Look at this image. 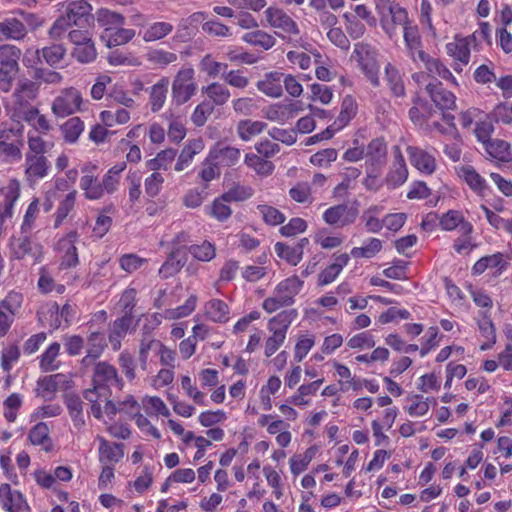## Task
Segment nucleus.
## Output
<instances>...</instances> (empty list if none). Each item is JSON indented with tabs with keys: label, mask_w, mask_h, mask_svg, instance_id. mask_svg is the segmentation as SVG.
Listing matches in <instances>:
<instances>
[{
	"label": "nucleus",
	"mask_w": 512,
	"mask_h": 512,
	"mask_svg": "<svg viewBox=\"0 0 512 512\" xmlns=\"http://www.w3.org/2000/svg\"><path fill=\"white\" fill-rule=\"evenodd\" d=\"M92 6L86 0H78L68 4L66 14L58 18L50 29L52 37H60L73 25L86 28L94 20Z\"/></svg>",
	"instance_id": "obj_1"
},
{
	"label": "nucleus",
	"mask_w": 512,
	"mask_h": 512,
	"mask_svg": "<svg viewBox=\"0 0 512 512\" xmlns=\"http://www.w3.org/2000/svg\"><path fill=\"white\" fill-rule=\"evenodd\" d=\"M23 127H0V166L19 163L23 158Z\"/></svg>",
	"instance_id": "obj_2"
},
{
	"label": "nucleus",
	"mask_w": 512,
	"mask_h": 512,
	"mask_svg": "<svg viewBox=\"0 0 512 512\" xmlns=\"http://www.w3.org/2000/svg\"><path fill=\"white\" fill-rule=\"evenodd\" d=\"M378 55V49L366 42L356 43L351 55L373 87L380 85Z\"/></svg>",
	"instance_id": "obj_3"
},
{
	"label": "nucleus",
	"mask_w": 512,
	"mask_h": 512,
	"mask_svg": "<svg viewBox=\"0 0 512 512\" xmlns=\"http://www.w3.org/2000/svg\"><path fill=\"white\" fill-rule=\"evenodd\" d=\"M21 50L14 45L0 46V90L8 92L19 70Z\"/></svg>",
	"instance_id": "obj_4"
},
{
	"label": "nucleus",
	"mask_w": 512,
	"mask_h": 512,
	"mask_svg": "<svg viewBox=\"0 0 512 512\" xmlns=\"http://www.w3.org/2000/svg\"><path fill=\"white\" fill-rule=\"evenodd\" d=\"M197 88L194 69L182 67L172 82V100L177 105H183L196 94Z\"/></svg>",
	"instance_id": "obj_5"
},
{
	"label": "nucleus",
	"mask_w": 512,
	"mask_h": 512,
	"mask_svg": "<svg viewBox=\"0 0 512 512\" xmlns=\"http://www.w3.org/2000/svg\"><path fill=\"white\" fill-rule=\"evenodd\" d=\"M359 216V203L354 201L353 204H338L328 208L323 213V220L328 225L336 228H343L355 223Z\"/></svg>",
	"instance_id": "obj_6"
},
{
	"label": "nucleus",
	"mask_w": 512,
	"mask_h": 512,
	"mask_svg": "<svg viewBox=\"0 0 512 512\" xmlns=\"http://www.w3.org/2000/svg\"><path fill=\"white\" fill-rule=\"evenodd\" d=\"M82 101L81 93L76 88H67L54 99L52 111L57 117H66L80 111Z\"/></svg>",
	"instance_id": "obj_7"
},
{
	"label": "nucleus",
	"mask_w": 512,
	"mask_h": 512,
	"mask_svg": "<svg viewBox=\"0 0 512 512\" xmlns=\"http://www.w3.org/2000/svg\"><path fill=\"white\" fill-rule=\"evenodd\" d=\"M20 197V183L10 180L4 190V198L0 201V237L7 229V224L14 216V207Z\"/></svg>",
	"instance_id": "obj_8"
},
{
	"label": "nucleus",
	"mask_w": 512,
	"mask_h": 512,
	"mask_svg": "<svg viewBox=\"0 0 512 512\" xmlns=\"http://www.w3.org/2000/svg\"><path fill=\"white\" fill-rule=\"evenodd\" d=\"M296 284V279H286L280 282L276 288V295L264 300L263 308L267 312L272 313L289 304L296 293Z\"/></svg>",
	"instance_id": "obj_9"
},
{
	"label": "nucleus",
	"mask_w": 512,
	"mask_h": 512,
	"mask_svg": "<svg viewBox=\"0 0 512 512\" xmlns=\"http://www.w3.org/2000/svg\"><path fill=\"white\" fill-rule=\"evenodd\" d=\"M79 234L73 230L67 233L65 236L59 239L57 242V250L61 254L62 268H72L78 265L79 258L76 248V242L78 241Z\"/></svg>",
	"instance_id": "obj_10"
},
{
	"label": "nucleus",
	"mask_w": 512,
	"mask_h": 512,
	"mask_svg": "<svg viewBox=\"0 0 512 512\" xmlns=\"http://www.w3.org/2000/svg\"><path fill=\"white\" fill-rule=\"evenodd\" d=\"M50 164L45 155L25 154L24 175L30 184L48 175Z\"/></svg>",
	"instance_id": "obj_11"
},
{
	"label": "nucleus",
	"mask_w": 512,
	"mask_h": 512,
	"mask_svg": "<svg viewBox=\"0 0 512 512\" xmlns=\"http://www.w3.org/2000/svg\"><path fill=\"white\" fill-rule=\"evenodd\" d=\"M269 25L285 34H300L297 23L282 9L269 7L265 10Z\"/></svg>",
	"instance_id": "obj_12"
},
{
	"label": "nucleus",
	"mask_w": 512,
	"mask_h": 512,
	"mask_svg": "<svg viewBox=\"0 0 512 512\" xmlns=\"http://www.w3.org/2000/svg\"><path fill=\"white\" fill-rule=\"evenodd\" d=\"M425 90L439 109L450 110L456 107L455 95L444 88L441 82L431 81L426 84Z\"/></svg>",
	"instance_id": "obj_13"
},
{
	"label": "nucleus",
	"mask_w": 512,
	"mask_h": 512,
	"mask_svg": "<svg viewBox=\"0 0 512 512\" xmlns=\"http://www.w3.org/2000/svg\"><path fill=\"white\" fill-rule=\"evenodd\" d=\"M403 38L407 55L413 62H418L426 52L423 49V42L417 25H406L403 28Z\"/></svg>",
	"instance_id": "obj_14"
},
{
	"label": "nucleus",
	"mask_w": 512,
	"mask_h": 512,
	"mask_svg": "<svg viewBox=\"0 0 512 512\" xmlns=\"http://www.w3.org/2000/svg\"><path fill=\"white\" fill-rule=\"evenodd\" d=\"M0 501L7 512H29L30 508L23 495L12 490L9 484L0 486Z\"/></svg>",
	"instance_id": "obj_15"
},
{
	"label": "nucleus",
	"mask_w": 512,
	"mask_h": 512,
	"mask_svg": "<svg viewBox=\"0 0 512 512\" xmlns=\"http://www.w3.org/2000/svg\"><path fill=\"white\" fill-rule=\"evenodd\" d=\"M366 167L382 169L387 160V144L383 138H375L369 142L365 150Z\"/></svg>",
	"instance_id": "obj_16"
},
{
	"label": "nucleus",
	"mask_w": 512,
	"mask_h": 512,
	"mask_svg": "<svg viewBox=\"0 0 512 512\" xmlns=\"http://www.w3.org/2000/svg\"><path fill=\"white\" fill-rule=\"evenodd\" d=\"M93 384L106 386L115 384L119 389L123 387V381L119 378L114 366L107 362H98L94 368Z\"/></svg>",
	"instance_id": "obj_17"
},
{
	"label": "nucleus",
	"mask_w": 512,
	"mask_h": 512,
	"mask_svg": "<svg viewBox=\"0 0 512 512\" xmlns=\"http://www.w3.org/2000/svg\"><path fill=\"white\" fill-rule=\"evenodd\" d=\"M407 154L411 164L420 172L425 174H432L435 171V158L427 151L416 146H408Z\"/></svg>",
	"instance_id": "obj_18"
},
{
	"label": "nucleus",
	"mask_w": 512,
	"mask_h": 512,
	"mask_svg": "<svg viewBox=\"0 0 512 512\" xmlns=\"http://www.w3.org/2000/svg\"><path fill=\"white\" fill-rule=\"evenodd\" d=\"M99 441V461L102 464L115 465L124 457V445L111 443L102 436H97Z\"/></svg>",
	"instance_id": "obj_19"
},
{
	"label": "nucleus",
	"mask_w": 512,
	"mask_h": 512,
	"mask_svg": "<svg viewBox=\"0 0 512 512\" xmlns=\"http://www.w3.org/2000/svg\"><path fill=\"white\" fill-rule=\"evenodd\" d=\"M240 156L238 148L217 144L210 150L208 160L215 161L218 166L231 167L239 161Z\"/></svg>",
	"instance_id": "obj_20"
},
{
	"label": "nucleus",
	"mask_w": 512,
	"mask_h": 512,
	"mask_svg": "<svg viewBox=\"0 0 512 512\" xmlns=\"http://www.w3.org/2000/svg\"><path fill=\"white\" fill-rule=\"evenodd\" d=\"M11 253L13 258L17 260H22L26 256H32L34 262H40L41 253L38 252V246L34 245L31 239L27 236L14 238L11 241Z\"/></svg>",
	"instance_id": "obj_21"
},
{
	"label": "nucleus",
	"mask_w": 512,
	"mask_h": 512,
	"mask_svg": "<svg viewBox=\"0 0 512 512\" xmlns=\"http://www.w3.org/2000/svg\"><path fill=\"white\" fill-rule=\"evenodd\" d=\"M284 74L278 71L266 73L263 79L259 80L256 87L265 95L278 98L283 94L282 78Z\"/></svg>",
	"instance_id": "obj_22"
},
{
	"label": "nucleus",
	"mask_w": 512,
	"mask_h": 512,
	"mask_svg": "<svg viewBox=\"0 0 512 512\" xmlns=\"http://www.w3.org/2000/svg\"><path fill=\"white\" fill-rule=\"evenodd\" d=\"M109 388L93 384L92 388L84 391V398L91 404V413L97 419H102L103 412L101 402L109 398Z\"/></svg>",
	"instance_id": "obj_23"
},
{
	"label": "nucleus",
	"mask_w": 512,
	"mask_h": 512,
	"mask_svg": "<svg viewBox=\"0 0 512 512\" xmlns=\"http://www.w3.org/2000/svg\"><path fill=\"white\" fill-rule=\"evenodd\" d=\"M418 61L423 63L428 74L433 77V81L436 80V77H440L446 81L451 82L455 86L458 85L450 70L438 58H433L426 53L424 57H421Z\"/></svg>",
	"instance_id": "obj_24"
},
{
	"label": "nucleus",
	"mask_w": 512,
	"mask_h": 512,
	"mask_svg": "<svg viewBox=\"0 0 512 512\" xmlns=\"http://www.w3.org/2000/svg\"><path fill=\"white\" fill-rule=\"evenodd\" d=\"M269 331L272 333L265 343V355L266 357L272 356L284 343L288 325L284 322H270Z\"/></svg>",
	"instance_id": "obj_25"
},
{
	"label": "nucleus",
	"mask_w": 512,
	"mask_h": 512,
	"mask_svg": "<svg viewBox=\"0 0 512 512\" xmlns=\"http://www.w3.org/2000/svg\"><path fill=\"white\" fill-rule=\"evenodd\" d=\"M38 92V85L37 82L34 80H22L19 82L18 87L16 88L13 96L15 98V105H18V107H14V111H19L20 109H23L25 106H31L27 99H33L36 97V94Z\"/></svg>",
	"instance_id": "obj_26"
},
{
	"label": "nucleus",
	"mask_w": 512,
	"mask_h": 512,
	"mask_svg": "<svg viewBox=\"0 0 512 512\" xmlns=\"http://www.w3.org/2000/svg\"><path fill=\"white\" fill-rule=\"evenodd\" d=\"M66 382L64 374L58 373L40 378L37 381V393L45 399H52L60 386Z\"/></svg>",
	"instance_id": "obj_27"
},
{
	"label": "nucleus",
	"mask_w": 512,
	"mask_h": 512,
	"mask_svg": "<svg viewBox=\"0 0 512 512\" xmlns=\"http://www.w3.org/2000/svg\"><path fill=\"white\" fill-rule=\"evenodd\" d=\"M135 36V30L126 29L122 27H108L101 35V40L106 42V45L111 48L114 46H120L131 41Z\"/></svg>",
	"instance_id": "obj_28"
},
{
	"label": "nucleus",
	"mask_w": 512,
	"mask_h": 512,
	"mask_svg": "<svg viewBox=\"0 0 512 512\" xmlns=\"http://www.w3.org/2000/svg\"><path fill=\"white\" fill-rule=\"evenodd\" d=\"M27 34L26 26L16 18H8L0 22V41L21 40Z\"/></svg>",
	"instance_id": "obj_29"
},
{
	"label": "nucleus",
	"mask_w": 512,
	"mask_h": 512,
	"mask_svg": "<svg viewBox=\"0 0 512 512\" xmlns=\"http://www.w3.org/2000/svg\"><path fill=\"white\" fill-rule=\"evenodd\" d=\"M12 118L17 122L21 120L27 122L35 121V126L42 131H48L50 129L48 120L45 116L40 115L38 109L34 106H25L19 111H13Z\"/></svg>",
	"instance_id": "obj_30"
},
{
	"label": "nucleus",
	"mask_w": 512,
	"mask_h": 512,
	"mask_svg": "<svg viewBox=\"0 0 512 512\" xmlns=\"http://www.w3.org/2000/svg\"><path fill=\"white\" fill-rule=\"evenodd\" d=\"M471 38H455L453 42L446 44V51L455 61L468 64L470 60Z\"/></svg>",
	"instance_id": "obj_31"
},
{
	"label": "nucleus",
	"mask_w": 512,
	"mask_h": 512,
	"mask_svg": "<svg viewBox=\"0 0 512 512\" xmlns=\"http://www.w3.org/2000/svg\"><path fill=\"white\" fill-rule=\"evenodd\" d=\"M349 259L350 257L347 253H343L337 256L334 263L326 267L318 275V285L325 286L332 283L340 274L342 269L348 264Z\"/></svg>",
	"instance_id": "obj_32"
},
{
	"label": "nucleus",
	"mask_w": 512,
	"mask_h": 512,
	"mask_svg": "<svg viewBox=\"0 0 512 512\" xmlns=\"http://www.w3.org/2000/svg\"><path fill=\"white\" fill-rule=\"evenodd\" d=\"M168 86L169 79L167 77H163L151 87L149 103L153 113H156L163 108L167 97Z\"/></svg>",
	"instance_id": "obj_33"
},
{
	"label": "nucleus",
	"mask_w": 512,
	"mask_h": 512,
	"mask_svg": "<svg viewBox=\"0 0 512 512\" xmlns=\"http://www.w3.org/2000/svg\"><path fill=\"white\" fill-rule=\"evenodd\" d=\"M459 175L474 192L483 195L487 190L485 179L472 166H462Z\"/></svg>",
	"instance_id": "obj_34"
},
{
	"label": "nucleus",
	"mask_w": 512,
	"mask_h": 512,
	"mask_svg": "<svg viewBox=\"0 0 512 512\" xmlns=\"http://www.w3.org/2000/svg\"><path fill=\"white\" fill-rule=\"evenodd\" d=\"M385 80L391 91L396 97L405 95V86L400 71L392 63H387L385 66Z\"/></svg>",
	"instance_id": "obj_35"
},
{
	"label": "nucleus",
	"mask_w": 512,
	"mask_h": 512,
	"mask_svg": "<svg viewBox=\"0 0 512 512\" xmlns=\"http://www.w3.org/2000/svg\"><path fill=\"white\" fill-rule=\"evenodd\" d=\"M23 297L17 292H10L0 301V318L8 320L10 317L17 316L22 304Z\"/></svg>",
	"instance_id": "obj_36"
},
{
	"label": "nucleus",
	"mask_w": 512,
	"mask_h": 512,
	"mask_svg": "<svg viewBox=\"0 0 512 512\" xmlns=\"http://www.w3.org/2000/svg\"><path fill=\"white\" fill-rule=\"evenodd\" d=\"M408 401L409 405L406 408V411L412 417H422L426 415L430 409V405L436 404V400L434 398L423 397L419 394L410 396Z\"/></svg>",
	"instance_id": "obj_37"
},
{
	"label": "nucleus",
	"mask_w": 512,
	"mask_h": 512,
	"mask_svg": "<svg viewBox=\"0 0 512 512\" xmlns=\"http://www.w3.org/2000/svg\"><path fill=\"white\" fill-rule=\"evenodd\" d=\"M202 93L206 94L213 104L217 106L226 104L231 96L229 89L218 82L202 87Z\"/></svg>",
	"instance_id": "obj_38"
},
{
	"label": "nucleus",
	"mask_w": 512,
	"mask_h": 512,
	"mask_svg": "<svg viewBox=\"0 0 512 512\" xmlns=\"http://www.w3.org/2000/svg\"><path fill=\"white\" fill-rule=\"evenodd\" d=\"M80 188L84 191V196L89 200H99L104 196L101 182L94 175H83L80 178Z\"/></svg>",
	"instance_id": "obj_39"
},
{
	"label": "nucleus",
	"mask_w": 512,
	"mask_h": 512,
	"mask_svg": "<svg viewBox=\"0 0 512 512\" xmlns=\"http://www.w3.org/2000/svg\"><path fill=\"white\" fill-rule=\"evenodd\" d=\"M64 140L67 143H75L84 130V123L79 117L69 118L61 127Z\"/></svg>",
	"instance_id": "obj_40"
},
{
	"label": "nucleus",
	"mask_w": 512,
	"mask_h": 512,
	"mask_svg": "<svg viewBox=\"0 0 512 512\" xmlns=\"http://www.w3.org/2000/svg\"><path fill=\"white\" fill-rule=\"evenodd\" d=\"M357 103L351 95H346L341 103L339 116L335 120L338 127L344 128L357 114Z\"/></svg>",
	"instance_id": "obj_41"
},
{
	"label": "nucleus",
	"mask_w": 512,
	"mask_h": 512,
	"mask_svg": "<svg viewBox=\"0 0 512 512\" xmlns=\"http://www.w3.org/2000/svg\"><path fill=\"white\" fill-rule=\"evenodd\" d=\"M484 150L491 157L500 160L508 161L510 157V145L508 142L500 139H491L483 145Z\"/></svg>",
	"instance_id": "obj_42"
},
{
	"label": "nucleus",
	"mask_w": 512,
	"mask_h": 512,
	"mask_svg": "<svg viewBox=\"0 0 512 512\" xmlns=\"http://www.w3.org/2000/svg\"><path fill=\"white\" fill-rule=\"evenodd\" d=\"M173 31V25L169 22H154L143 33L145 42H154L163 39Z\"/></svg>",
	"instance_id": "obj_43"
},
{
	"label": "nucleus",
	"mask_w": 512,
	"mask_h": 512,
	"mask_svg": "<svg viewBox=\"0 0 512 512\" xmlns=\"http://www.w3.org/2000/svg\"><path fill=\"white\" fill-rule=\"evenodd\" d=\"M136 303L135 289H127L123 292L117 306L122 315L118 320H133L136 315L133 314V309Z\"/></svg>",
	"instance_id": "obj_44"
},
{
	"label": "nucleus",
	"mask_w": 512,
	"mask_h": 512,
	"mask_svg": "<svg viewBox=\"0 0 512 512\" xmlns=\"http://www.w3.org/2000/svg\"><path fill=\"white\" fill-rule=\"evenodd\" d=\"M245 164L253 169L258 175L269 176L274 171V164L266 159H263L259 155L248 153L245 155Z\"/></svg>",
	"instance_id": "obj_45"
},
{
	"label": "nucleus",
	"mask_w": 512,
	"mask_h": 512,
	"mask_svg": "<svg viewBox=\"0 0 512 512\" xmlns=\"http://www.w3.org/2000/svg\"><path fill=\"white\" fill-rule=\"evenodd\" d=\"M205 315L209 320H229L230 310L224 301L220 299H212L206 302L204 306Z\"/></svg>",
	"instance_id": "obj_46"
},
{
	"label": "nucleus",
	"mask_w": 512,
	"mask_h": 512,
	"mask_svg": "<svg viewBox=\"0 0 512 512\" xmlns=\"http://www.w3.org/2000/svg\"><path fill=\"white\" fill-rule=\"evenodd\" d=\"M29 439L33 445H40L47 452L52 449L49 428L45 423L36 424L29 432Z\"/></svg>",
	"instance_id": "obj_47"
},
{
	"label": "nucleus",
	"mask_w": 512,
	"mask_h": 512,
	"mask_svg": "<svg viewBox=\"0 0 512 512\" xmlns=\"http://www.w3.org/2000/svg\"><path fill=\"white\" fill-rule=\"evenodd\" d=\"M242 39L246 43L253 46H259L264 50H269L276 43V40L272 35L262 30L248 32L243 35Z\"/></svg>",
	"instance_id": "obj_48"
},
{
	"label": "nucleus",
	"mask_w": 512,
	"mask_h": 512,
	"mask_svg": "<svg viewBox=\"0 0 512 512\" xmlns=\"http://www.w3.org/2000/svg\"><path fill=\"white\" fill-rule=\"evenodd\" d=\"M266 126L267 124L262 121L242 120L237 125V133L243 141H249L259 135Z\"/></svg>",
	"instance_id": "obj_49"
},
{
	"label": "nucleus",
	"mask_w": 512,
	"mask_h": 512,
	"mask_svg": "<svg viewBox=\"0 0 512 512\" xmlns=\"http://www.w3.org/2000/svg\"><path fill=\"white\" fill-rule=\"evenodd\" d=\"M60 351V344L52 343L40 357V369L43 372H50L59 368V363L56 361Z\"/></svg>",
	"instance_id": "obj_50"
},
{
	"label": "nucleus",
	"mask_w": 512,
	"mask_h": 512,
	"mask_svg": "<svg viewBox=\"0 0 512 512\" xmlns=\"http://www.w3.org/2000/svg\"><path fill=\"white\" fill-rule=\"evenodd\" d=\"M95 19L98 24L105 27V29L108 27L114 29L125 23V18L122 14L108 9H99L95 14Z\"/></svg>",
	"instance_id": "obj_51"
},
{
	"label": "nucleus",
	"mask_w": 512,
	"mask_h": 512,
	"mask_svg": "<svg viewBox=\"0 0 512 512\" xmlns=\"http://www.w3.org/2000/svg\"><path fill=\"white\" fill-rule=\"evenodd\" d=\"M274 250L279 258L292 266H296L302 260L301 251L296 250L294 245L291 246L283 242H277L274 245Z\"/></svg>",
	"instance_id": "obj_52"
},
{
	"label": "nucleus",
	"mask_w": 512,
	"mask_h": 512,
	"mask_svg": "<svg viewBox=\"0 0 512 512\" xmlns=\"http://www.w3.org/2000/svg\"><path fill=\"white\" fill-rule=\"evenodd\" d=\"M77 191L73 190L69 192L65 198L60 202L56 213H55V223L54 227L58 228L64 219L69 215V213L74 209L76 202Z\"/></svg>",
	"instance_id": "obj_53"
},
{
	"label": "nucleus",
	"mask_w": 512,
	"mask_h": 512,
	"mask_svg": "<svg viewBox=\"0 0 512 512\" xmlns=\"http://www.w3.org/2000/svg\"><path fill=\"white\" fill-rule=\"evenodd\" d=\"M382 249V241L378 238H371L362 247H354L351 256L354 258H372Z\"/></svg>",
	"instance_id": "obj_54"
},
{
	"label": "nucleus",
	"mask_w": 512,
	"mask_h": 512,
	"mask_svg": "<svg viewBox=\"0 0 512 512\" xmlns=\"http://www.w3.org/2000/svg\"><path fill=\"white\" fill-rule=\"evenodd\" d=\"M408 178V168L403 165H392L386 175L385 181L389 188H396L406 182Z\"/></svg>",
	"instance_id": "obj_55"
},
{
	"label": "nucleus",
	"mask_w": 512,
	"mask_h": 512,
	"mask_svg": "<svg viewBox=\"0 0 512 512\" xmlns=\"http://www.w3.org/2000/svg\"><path fill=\"white\" fill-rule=\"evenodd\" d=\"M177 59V54L163 49H152L147 53V60L160 67H165L177 61Z\"/></svg>",
	"instance_id": "obj_56"
},
{
	"label": "nucleus",
	"mask_w": 512,
	"mask_h": 512,
	"mask_svg": "<svg viewBox=\"0 0 512 512\" xmlns=\"http://www.w3.org/2000/svg\"><path fill=\"white\" fill-rule=\"evenodd\" d=\"M20 349L15 344H9L2 349L1 352V368L4 372L9 373L13 365L20 358Z\"/></svg>",
	"instance_id": "obj_57"
},
{
	"label": "nucleus",
	"mask_w": 512,
	"mask_h": 512,
	"mask_svg": "<svg viewBox=\"0 0 512 512\" xmlns=\"http://www.w3.org/2000/svg\"><path fill=\"white\" fill-rule=\"evenodd\" d=\"M40 51L45 62L52 67L57 66L66 54V49L60 44L44 47Z\"/></svg>",
	"instance_id": "obj_58"
},
{
	"label": "nucleus",
	"mask_w": 512,
	"mask_h": 512,
	"mask_svg": "<svg viewBox=\"0 0 512 512\" xmlns=\"http://www.w3.org/2000/svg\"><path fill=\"white\" fill-rule=\"evenodd\" d=\"M380 212L381 208L379 206H371L363 213L362 218L368 232L377 233L384 227L383 219L380 220L376 217Z\"/></svg>",
	"instance_id": "obj_59"
},
{
	"label": "nucleus",
	"mask_w": 512,
	"mask_h": 512,
	"mask_svg": "<svg viewBox=\"0 0 512 512\" xmlns=\"http://www.w3.org/2000/svg\"><path fill=\"white\" fill-rule=\"evenodd\" d=\"M257 210L268 225L276 226L285 221V215L275 207L262 204L257 206Z\"/></svg>",
	"instance_id": "obj_60"
},
{
	"label": "nucleus",
	"mask_w": 512,
	"mask_h": 512,
	"mask_svg": "<svg viewBox=\"0 0 512 512\" xmlns=\"http://www.w3.org/2000/svg\"><path fill=\"white\" fill-rule=\"evenodd\" d=\"M177 248L172 249L168 259L163 263V265L159 269V275L163 279H167L172 277L176 273L180 271L183 266V263L180 260L176 259Z\"/></svg>",
	"instance_id": "obj_61"
},
{
	"label": "nucleus",
	"mask_w": 512,
	"mask_h": 512,
	"mask_svg": "<svg viewBox=\"0 0 512 512\" xmlns=\"http://www.w3.org/2000/svg\"><path fill=\"white\" fill-rule=\"evenodd\" d=\"M73 57L80 63H89L96 58V49L93 41L76 46L72 52Z\"/></svg>",
	"instance_id": "obj_62"
},
{
	"label": "nucleus",
	"mask_w": 512,
	"mask_h": 512,
	"mask_svg": "<svg viewBox=\"0 0 512 512\" xmlns=\"http://www.w3.org/2000/svg\"><path fill=\"white\" fill-rule=\"evenodd\" d=\"M228 201L223 196L216 198L210 206L209 214L218 221L227 220L232 213L231 208L227 205Z\"/></svg>",
	"instance_id": "obj_63"
},
{
	"label": "nucleus",
	"mask_w": 512,
	"mask_h": 512,
	"mask_svg": "<svg viewBox=\"0 0 512 512\" xmlns=\"http://www.w3.org/2000/svg\"><path fill=\"white\" fill-rule=\"evenodd\" d=\"M289 196L298 203H311V187L307 182H298L289 190Z\"/></svg>",
	"instance_id": "obj_64"
}]
</instances>
